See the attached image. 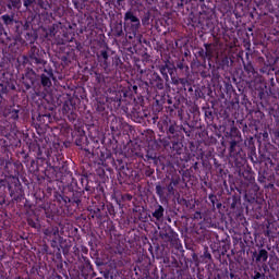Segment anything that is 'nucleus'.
Instances as JSON below:
<instances>
[{"mask_svg": "<svg viewBox=\"0 0 279 279\" xmlns=\"http://www.w3.org/2000/svg\"><path fill=\"white\" fill-rule=\"evenodd\" d=\"M121 1H123V0H118V3H121Z\"/></svg>", "mask_w": 279, "mask_h": 279, "instance_id": "obj_22", "label": "nucleus"}, {"mask_svg": "<svg viewBox=\"0 0 279 279\" xmlns=\"http://www.w3.org/2000/svg\"><path fill=\"white\" fill-rule=\"evenodd\" d=\"M29 226H32V228H36V222H29Z\"/></svg>", "mask_w": 279, "mask_h": 279, "instance_id": "obj_19", "label": "nucleus"}, {"mask_svg": "<svg viewBox=\"0 0 279 279\" xmlns=\"http://www.w3.org/2000/svg\"><path fill=\"white\" fill-rule=\"evenodd\" d=\"M156 193L159 197H162L165 195V189L162 185H156Z\"/></svg>", "mask_w": 279, "mask_h": 279, "instance_id": "obj_7", "label": "nucleus"}, {"mask_svg": "<svg viewBox=\"0 0 279 279\" xmlns=\"http://www.w3.org/2000/svg\"><path fill=\"white\" fill-rule=\"evenodd\" d=\"M1 19H2V21H3V23H4V25H10V24H12V22L14 21V17H13V16H10V15H8V14L2 15Z\"/></svg>", "mask_w": 279, "mask_h": 279, "instance_id": "obj_5", "label": "nucleus"}, {"mask_svg": "<svg viewBox=\"0 0 279 279\" xmlns=\"http://www.w3.org/2000/svg\"><path fill=\"white\" fill-rule=\"evenodd\" d=\"M165 216V207L161 205H158V208L153 213V217L157 219V221H160L161 217Z\"/></svg>", "mask_w": 279, "mask_h": 279, "instance_id": "obj_4", "label": "nucleus"}, {"mask_svg": "<svg viewBox=\"0 0 279 279\" xmlns=\"http://www.w3.org/2000/svg\"><path fill=\"white\" fill-rule=\"evenodd\" d=\"M267 258H269V253L267 252V250L263 248L259 251L257 257H256V262L257 263H267Z\"/></svg>", "mask_w": 279, "mask_h": 279, "instance_id": "obj_3", "label": "nucleus"}, {"mask_svg": "<svg viewBox=\"0 0 279 279\" xmlns=\"http://www.w3.org/2000/svg\"><path fill=\"white\" fill-rule=\"evenodd\" d=\"M45 73L47 74H41V85L49 88V86H51V77H53V72L51 70H45Z\"/></svg>", "mask_w": 279, "mask_h": 279, "instance_id": "obj_2", "label": "nucleus"}, {"mask_svg": "<svg viewBox=\"0 0 279 279\" xmlns=\"http://www.w3.org/2000/svg\"><path fill=\"white\" fill-rule=\"evenodd\" d=\"M100 54H101V57H102L104 60H105V64H108V63H107V60H108V51L102 50V51L100 52Z\"/></svg>", "mask_w": 279, "mask_h": 279, "instance_id": "obj_10", "label": "nucleus"}, {"mask_svg": "<svg viewBox=\"0 0 279 279\" xmlns=\"http://www.w3.org/2000/svg\"><path fill=\"white\" fill-rule=\"evenodd\" d=\"M13 8H21L22 2L21 0H10Z\"/></svg>", "mask_w": 279, "mask_h": 279, "instance_id": "obj_9", "label": "nucleus"}, {"mask_svg": "<svg viewBox=\"0 0 279 279\" xmlns=\"http://www.w3.org/2000/svg\"><path fill=\"white\" fill-rule=\"evenodd\" d=\"M170 184H172V186H178L180 184V181L178 179H171Z\"/></svg>", "mask_w": 279, "mask_h": 279, "instance_id": "obj_15", "label": "nucleus"}, {"mask_svg": "<svg viewBox=\"0 0 279 279\" xmlns=\"http://www.w3.org/2000/svg\"><path fill=\"white\" fill-rule=\"evenodd\" d=\"M32 3H34V0H24L25 8H29V5H32Z\"/></svg>", "mask_w": 279, "mask_h": 279, "instance_id": "obj_14", "label": "nucleus"}, {"mask_svg": "<svg viewBox=\"0 0 279 279\" xmlns=\"http://www.w3.org/2000/svg\"><path fill=\"white\" fill-rule=\"evenodd\" d=\"M11 117H12V119H19V110H16V109L12 110Z\"/></svg>", "mask_w": 279, "mask_h": 279, "instance_id": "obj_12", "label": "nucleus"}, {"mask_svg": "<svg viewBox=\"0 0 279 279\" xmlns=\"http://www.w3.org/2000/svg\"><path fill=\"white\" fill-rule=\"evenodd\" d=\"M263 278V275L258 271H255V276L253 277V279H259Z\"/></svg>", "mask_w": 279, "mask_h": 279, "instance_id": "obj_17", "label": "nucleus"}, {"mask_svg": "<svg viewBox=\"0 0 279 279\" xmlns=\"http://www.w3.org/2000/svg\"><path fill=\"white\" fill-rule=\"evenodd\" d=\"M205 47H206V52L208 53V56H210V50H209L208 45H205Z\"/></svg>", "mask_w": 279, "mask_h": 279, "instance_id": "obj_18", "label": "nucleus"}, {"mask_svg": "<svg viewBox=\"0 0 279 279\" xmlns=\"http://www.w3.org/2000/svg\"><path fill=\"white\" fill-rule=\"evenodd\" d=\"M160 73L163 77H166V80H169V74H167V65H162L160 68Z\"/></svg>", "mask_w": 279, "mask_h": 279, "instance_id": "obj_8", "label": "nucleus"}, {"mask_svg": "<svg viewBox=\"0 0 279 279\" xmlns=\"http://www.w3.org/2000/svg\"><path fill=\"white\" fill-rule=\"evenodd\" d=\"M169 133L170 134H175V126L174 125L169 126Z\"/></svg>", "mask_w": 279, "mask_h": 279, "instance_id": "obj_16", "label": "nucleus"}, {"mask_svg": "<svg viewBox=\"0 0 279 279\" xmlns=\"http://www.w3.org/2000/svg\"><path fill=\"white\" fill-rule=\"evenodd\" d=\"M167 191L168 193H170V195H173L174 192V189H173V185L169 183V185L167 186Z\"/></svg>", "mask_w": 279, "mask_h": 279, "instance_id": "obj_13", "label": "nucleus"}, {"mask_svg": "<svg viewBox=\"0 0 279 279\" xmlns=\"http://www.w3.org/2000/svg\"><path fill=\"white\" fill-rule=\"evenodd\" d=\"M9 10H12V5L8 4Z\"/></svg>", "mask_w": 279, "mask_h": 279, "instance_id": "obj_20", "label": "nucleus"}, {"mask_svg": "<svg viewBox=\"0 0 279 279\" xmlns=\"http://www.w3.org/2000/svg\"><path fill=\"white\" fill-rule=\"evenodd\" d=\"M181 84H184V80H181Z\"/></svg>", "mask_w": 279, "mask_h": 279, "instance_id": "obj_21", "label": "nucleus"}, {"mask_svg": "<svg viewBox=\"0 0 279 279\" xmlns=\"http://www.w3.org/2000/svg\"><path fill=\"white\" fill-rule=\"evenodd\" d=\"M96 279H102L101 277H98V278H96Z\"/></svg>", "mask_w": 279, "mask_h": 279, "instance_id": "obj_23", "label": "nucleus"}, {"mask_svg": "<svg viewBox=\"0 0 279 279\" xmlns=\"http://www.w3.org/2000/svg\"><path fill=\"white\" fill-rule=\"evenodd\" d=\"M236 147V141H231L230 142V153L232 154Z\"/></svg>", "mask_w": 279, "mask_h": 279, "instance_id": "obj_11", "label": "nucleus"}, {"mask_svg": "<svg viewBox=\"0 0 279 279\" xmlns=\"http://www.w3.org/2000/svg\"><path fill=\"white\" fill-rule=\"evenodd\" d=\"M31 58L35 62V64H41L43 66H45L47 64V61H45L41 58H38L36 56H32Z\"/></svg>", "mask_w": 279, "mask_h": 279, "instance_id": "obj_6", "label": "nucleus"}, {"mask_svg": "<svg viewBox=\"0 0 279 279\" xmlns=\"http://www.w3.org/2000/svg\"><path fill=\"white\" fill-rule=\"evenodd\" d=\"M124 21L125 25H131L130 29L134 36L138 34V29H141V20L134 15V12L132 10H129L124 14Z\"/></svg>", "mask_w": 279, "mask_h": 279, "instance_id": "obj_1", "label": "nucleus"}]
</instances>
